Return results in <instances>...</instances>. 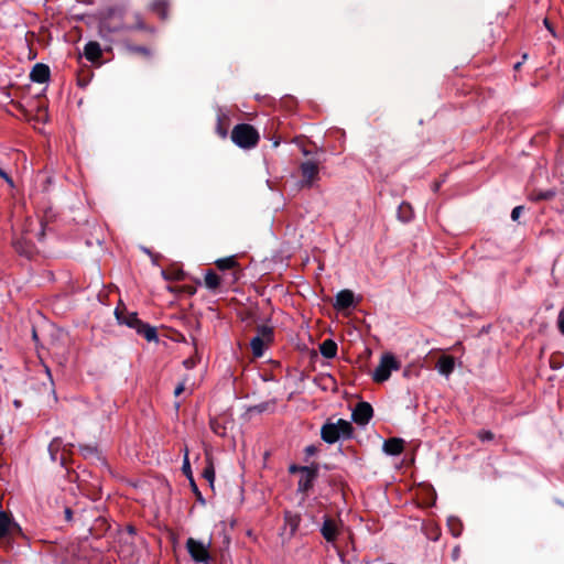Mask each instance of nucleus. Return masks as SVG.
<instances>
[{"mask_svg": "<svg viewBox=\"0 0 564 564\" xmlns=\"http://www.w3.org/2000/svg\"><path fill=\"white\" fill-rule=\"evenodd\" d=\"M231 140L239 148L250 149L258 143L259 134L252 126L241 123L232 129Z\"/></svg>", "mask_w": 564, "mask_h": 564, "instance_id": "f257e3e1", "label": "nucleus"}, {"mask_svg": "<svg viewBox=\"0 0 564 564\" xmlns=\"http://www.w3.org/2000/svg\"><path fill=\"white\" fill-rule=\"evenodd\" d=\"M400 362L392 354H383L380 358V362L372 373V379L376 382H384L390 376L391 371L399 370Z\"/></svg>", "mask_w": 564, "mask_h": 564, "instance_id": "f03ea898", "label": "nucleus"}, {"mask_svg": "<svg viewBox=\"0 0 564 564\" xmlns=\"http://www.w3.org/2000/svg\"><path fill=\"white\" fill-rule=\"evenodd\" d=\"M272 328L265 325L258 327L257 335L251 339L250 346L254 357H262L265 346L272 340Z\"/></svg>", "mask_w": 564, "mask_h": 564, "instance_id": "7ed1b4c3", "label": "nucleus"}, {"mask_svg": "<svg viewBox=\"0 0 564 564\" xmlns=\"http://www.w3.org/2000/svg\"><path fill=\"white\" fill-rule=\"evenodd\" d=\"M186 546L188 553L195 562L208 563L209 553H208V543H204L202 541L189 538L186 542Z\"/></svg>", "mask_w": 564, "mask_h": 564, "instance_id": "20e7f679", "label": "nucleus"}, {"mask_svg": "<svg viewBox=\"0 0 564 564\" xmlns=\"http://www.w3.org/2000/svg\"><path fill=\"white\" fill-rule=\"evenodd\" d=\"M372 408L367 402H360L352 411V420L359 425H366L372 416Z\"/></svg>", "mask_w": 564, "mask_h": 564, "instance_id": "39448f33", "label": "nucleus"}, {"mask_svg": "<svg viewBox=\"0 0 564 564\" xmlns=\"http://www.w3.org/2000/svg\"><path fill=\"white\" fill-rule=\"evenodd\" d=\"M116 318L120 324H124L131 328H134L138 330L140 326H142V323L138 318L137 313H123L119 311L118 308L115 311Z\"/></svg>", "mask_w": 564, "mask_h": 564, "instance_id": "423d86ee", "label": "nucleus"}, {"mask_svg": "<svg viewBox=\"0 0 564 564\" xmlns=\"http://www.w3.org/2000/svg\"><path fill=\"white\" fill-rule=\"evenodd\" d=\"M30 77L34 83H46L50 78V68L47 65L37 63L33 66Z\"/></svg>", "mask_w": 564, "mask_h": 564, "instance_id": "0eeeda50", "label": "nucleus"}, {"mask_svg": "<svg viewBox=\"0 0 564 564\" xmlns=\"http://www.w3.org/2000/svg\"><path fill=\"white\" fill-rule=\"evenodd\" d=\"M321 532L326 541H328V542L335 541L337 538V533H338L337 523L334 520L326 518L321 528Z\"/></svg>", "mask_w": 564, "mask_h": 564, "instance_id": "6e6552de", "label": "nucleus"}, {"mask_svg": "<svg viewBox=\"0 0 564 564\" xmlns=\"http://www.w3.org/2000/svg\"><path fill=\"white\" fill-rule=\"evenodd\" d=\"M354 304V293L350 290H341L336 294L335 307L338 310L348 308Z\"/></svg>", "mask_w": 564, "mask_h": 564, "instance_id": "1a4fd4ad", "label": "nucleus"}, {"mask_svg": "<svg viewBox=\"0 0 564 564\" xmlns=\"http://www.w3.org/2000/svg\"><path fill=\"white\" fill-rule=\"evenodd\" d=\"M13 529H19V525L8 513L0 511V538L8 535Z\"/></svg>", "mask_w": 564, "mask_h": 564, "instance_id": "9d476101", "label": "nucleus"}, {"mask_svg": "<svg viewBox=\"0 0 564 564\" xmlns=\"http://www.w3.org/2000/svg\"><path fill=\"white\" fill-rule=\"evenodd\" d=\"M321 436L324 442L328 444H333L341 438L339 432L336 430L335 425L326 423L322 426Z\"/></svg>", "mask_w": 564, "mask_h": 564, "instance_id": "9b49d317", "label": "nucleus"}, {"mask_svg": "<svg viewBox=\"0 0 564 564\" xmlns=\"http://www.w3.org/2000/svg\"><path fill=\"white\" fill-rule=\"evenodd\" d=\"M455 366L454 358L451 356H442L436 364L437 371L445 377H449Z\"/></svg>", "mask_w": 564, "mask_h": 564, "instance_id": "f8f14e48", "label": "nucleus"}, {"mask_svg": "<svg viewBox=\"0 0 564 564\" xmlns=\"http://www.w3.org/2000/svg\"><path fill=\"white\" fill-rule=\"evenodd\" d=\"M301 171H302L303 177L305 178V182L308 185H311L317 176L318 167L314 162L306 161V162L302 163Z\"/></svg>", "mask_w": 564, "mask_h": 564, "instance_id": "ddd939ff", "label": "nucleus"}, {"mask_svg": "<svg viewBox=\"0 0 564 564\" xmlns=\"http://www.w3.org/2000/svg\"><path fill=\"white\" fill-rule=\"evenodd\" d=\"M403 451V441L400 438H391L383 443V452L388 455H399Z\"/></svg>", "mask_w": 564, "mask_h": 564, "instance_id": "4468645a", "label": "nucleus"}, {"mask_svg": "<svg viewBox=\"0 0 564 564\" xmlns=\"http://www.w3.org/2000/svg\"><path fill=\"white\" fill-rule=\"evenodd\" d=\"M84 55L88 61H97L101 55V48L99 43L88 42L84 47Z\"/></svg>", "mask_w": 564, "mask_h": 564, "instance_id": "2eb2a0df", "label": "nucleus"}, {"mask_svg": "<svg viewBox=\"0 0 564 564\" xmlns=\"http://www.w3.org/2000/svg\"><path fill=\"white\" fill-rule=\"evenodd\" d=\"M328 423L335 425V427L339 432L341 438H349L351 436L352 426L348 421L339 419L336 422H328Z\"/></svg>", "mask_w": 564, "mask_h": 564, "instance_id": "dca6fc26", "label": "nucleus"}, {"mask_svg": "<svg viewBox=\"0 0 564 564\" xmlns=\"http://www.w3.org/2000/svg\"><path fill=\"white\" fill-rule=\"evenodd\" d=\"M319 351L325 358H334L337 354V345L332 339H326L319 345Z\"/></svg>", "mask_w": 564, "mask_h": 564, "instance_id": "f3484780", "label": "nucleus"}, {"mask_svg": "<svg viewBox=\"0 0 564 564\" xmlns=\"http://www.w3.org/2000/svg\"><path fill=\"white\" fill-rule=\"evenodd\" d=\"M413 216L414 213L412 206L406 202H402L398 208V219L402 223H409Z\"/></svg>", "mask_w": 564, "mask_h": 564, "instance_id": "a211bd4d", "label": "nucleus"}, {"mask_svg": "<svg viewBox=\"0 0 564 564\" xmlns=\"http://www.w3.org/2000/svg\"><path fill=\"white\" fill-rule=\"evenodd\" d=\"M300 516L293 512H285V527L284 530L289 528V535H293L297 530L300 524Z\"/></svg>", "mask_w": 564, "mask_h": 564, "instance_id": "6ab92c4d", "label": "nucleus"}, {"mask_svg": "<svg viewBox=\"0 0 564 564\" xmlns=\"http://www.w3.org/2000/svg\"><path fill=\"white\" fill-rule=\"evenodd\" d=\"M137 333L142 335L148 341H153L158 339L156 329L145 324H142V326L138 328Z\"/></svg>", "mask_w": 564, "mask_h": 564, "instance_id": "aec40b11", "label": "nucleus"}, {"mask_svg": "<svg viewBox=\"0 0 564 564\" xmlns=\"http://www.w3.org/2000/svg\"><path fill=\"white\" fill-rule=\"evenodd\" d=\"M205 285L207 289L209 290H215L219 286V283H220V280H219V276L213 272V271H208L206 274H205Z\"/></svg>", "mask_w": 564, "mask_h": 564, "instance_id": "412c9836", "label": "nucleus"}, {"mask_svg": "<svg viewBox=\"0 0 564 564\" xmlns=\"http://www.w3.org/2000/svg\"><path fill=\"white\" fill-rule=\"evenodd\" d=\"M152 9L162 18L165 19L166 14V2L164 0H156L152 4Z\"/></svg>", "mask_w": 564, "mask_h": 564, "instance_id": "4be33fe9", "label": "nucleus"}, {"mask_svg": "<svg viewBox=\"0 0 564 564\" xmlns=\"http://www.w3.org/2000/svg\"><path fill=\"white\" fill-rule=\"evenodd\" d=\"M236 261H235V258L234 257H226V258H221V259H218L216 261V265L220 269V270H227V269H230L235 265Z\"/></svg>", "mask_w": 564, "mask_h": 564, "instance_id": "5701e85b", "label": "nucleus"}, {"mask_svg": "<svg viewBox=\"0 0 564 564\" xmlns=\"http://www.w3.org/2000/svg\"><path fill=\"white\" fill-rule=\"evenodd\" d=\"M555 196L554 189L540 191L532 196L533 200L551 199Z\"/></svg>", "mask_w": 564, "mask_h": 564, "instance_id": "b1692460", "label": "nucleus"}, {"mask_svg": "<svg viewBox=\"0 0 564 564\" xmlns=\"http://www.w3.org/2000/svg\"><path fill=\"white\" fill-rule=\"evenodd\" d=\"M182 470L189 478V480L193 481L187 448L185 449V453H184V462H183Z\"/></svg>", "mask_w": 564, "mask_h": 564, "instance_id": "393cba45", "label": "nucleus"}, {"mask_svg": "<svg viewBox=\"0 0 564 564\" xmlns=\"http://www.w3.org/2000/svg\"><path fill=\"white\" fill-rule=\"evenodd\" d=\"M203 476L204 478L210 484L213 485L214 480H215V469H214V466L212 464H209L208 466H206V468L204 469L203 471Z\"/></svg>", "mask_w": 564, "mask_h": 564, "instance_id": "a878e982", "label": "nucleus"}, {"mask_svg": "<svg viewBox=\"0 0 564 564\" xmlns=\"http://www.w3.org/2000/svg\"><path fill=\"white\" fill-rule=\"evenodd\" d=\"M127 48L130 53H138L144 56H150V51L144 46L129 45Z\"/></svg>", "mask_w": 564, "mask_h": 564, "instance_id": "bb28decb", "label": "nucleus"}, {"mask_svg": "<svg viewBox=\"0 0 564 564\" xmlns=\"http://www.w3.org/2000/svg\"><path fill=\"white\" fill-rule=\"evenodd\" d=\"M57 447H58V442L57 440H53L50 445H48V452L51 454V458L52 460H56V451H57Z\"/></svg>", "mask_w": 564, "mask_h": 564, "instance_id": "cd10ccee", "label": "nucleus"}, {"mask_svg": "<svg viewBox=\"0 0 564 564\" xmlns=\"http://www.w3.org/2000/svg\"><path fill=\"white\" fill-rule=\"evenodd\" d=\"M557 327H558L561 334L564 335V306L558 312Z\"/></svg>", "mask_w": 564, "mask_h": 564, "instance_id": "c85d7f7f", "label": "nucleus"}, {"mask_svg": "<svg viewBox=\"0 0 564 564\" xmlns=\"http://www.w3.org/2000/svg\"><path fill=\"white\" fill-rule=\"evenodd\" d=\"M478 437L485 442V441H491L494 438V434L490 431H480L478 433Z\"/></svg>", "mask_w": 564, "mask_h": 564, "instance_id": "c756f323", "label": "nucleus"}, {"mask_svg": "<svg viewBox=\"0 0 564 564\" xmlns=\"http://www.w3.org/2000/svg\"><path fill=\"white\" fill-rule=\"evenodd\" d=\"M269 408V403H261L249 409L250 412L262 413Z\"/></svg>", "mask_w": 564, "mask_h": 564, "instance_id": "7c9ffc66", "label": "nucleus"}, {"mask_svg": "<svg viewBox=\"0 0 564 564\" xmlns=\"http://www.w3.org/2000/svg\"><path fill=\"white\" fill-rule=\"evenodd\" d=\"M522 210H523V207H522V206H517V207H514V208L512 209V212H511V218H512V220H514V221H516V220H518V219H519V217H520V215H521V213H522Z\"/></svg>", "mask_w": 564, "mask_h": 564, "instance_id": "2f4dec72", "label": "nucleus"}, {"mask_svg": "<svg viewBox=\"0 0 564 564\" xmlns=\"http://www.w3.org/2000/svg\"><path fill=\"white\" fill-rule=\"evenodd\" d=\"M0 178H3L11 187L14 186L12 178L0 169Z\"/></svg>", "mask_w": 564, "mask_h": 564, "instance_id": "473e14b6", "label": "nucleus"}, {"mask_svg": "<svg viewBox=\"0 0 564 564\" xmlns=\"http://www.w3.org/2000/svg\"><path fill=\"white\" fill-rule=\"evenodd\" d=\"M185 390V383L184 382H181L176 386L175 390H174V394L177 397L180 395L183 391Z\"/></svg>", "mask_w": 564, "mask_h": 564, "instance_id": "72a5a7b5", "label": "nucleus"}, {"mask_svg": "<svg viewBox=\"0 0 564 564\" xmlns=\"http://www.w3.org/2000/svg\"><path fill=\"white\" fill-rule=\"evenodd\" d=\"M183 365L185 366V368L192 369L195 366V361H194V359L188 358L183 361Z\"/></svg>", "mask_w": 564, "mask_h": 564, "instance_id": "f704fd0d", "label": "nucleus"}, {"mask_svg": "<svg viewBox=\"0 0 564 564\" xmlns=\"http://www.w3.org/2000/svg\"><path fill=\"white\" fill-rule=\"evenodd\" d=\"M65 518L69 521L72 519V511L69 508L65 509Z\"/></svg>", "mask_w": 564, "mask_h": 564, "instance_id": "c9c22d12", "label": "nucleus"}, {"mask_svg": "<svg viewBox=\"0 0 564 564\" xmlns=\"http://www.w3.org/2000/svg\"><path fill=\"white\" fill-rule=\"evenodd\" d=\"M544 24H545V28H547V30H549L551 33H553V30H552L551 25L549 24L547 19H545V20H544Z\"/></svg>", "mask_w": 564, "mask_h": 564, "instance_id": "e433bc0d", "label": "nucleus"}, {"mask_svg": "<svg viewBox=\"0 0 564 564\" xmlns=\"http://www.w3.org/2000/svg\"><path fill=\"white\" fill-rule=\"evenodd\" d=\"M306 452H307L308 454H314V452H315L314 446H308V447H306Z\"/></svg>", "mask_w": 564, "mask_h": 564, "instance_id": "4c0bfd02", "label": "nucleus"}, {"mask_svg": "<svg viewBox=\"0 0 564 564\" xmlns=\"http://www.w3.org/2000/svg\"><path fill=\"white\" fill-rule=\"evenodd\" d=\"M521 64H522L521 62H519V63L514 64V69L520 68Z\"/></svg>", "mask_w": 564, "mask_h": 564, "instance_id": "58836bf2", "label": "nucleus"}, {"mask_svg": "<svg viewBox=\"0 0 564 564\" xmlns=\"http://www.w3.org/2000/svg\"><path fill=\"white\" fill-rule=\"evenodd\" d=\"M527 58H528V54H527V53H524V54L522 55V59H523V61H525Z\"/></svg>", "mask_w": 564, "mask_h": 564, "instance_id": "ea45409f", "label": "nucleus"}, {"mask_svg": "<svg viewBox=\"0 0 564 564\" xmlns=\"http://www.w3.org/2000/svg\"><path fill=\"white\" fill-rule=\"evenodd\" d=\"M138 28H139V29H143V24H141V23H140V24H138Z\"/></svg>", "mask_w": 564, "mask_h": 564, "instance_id": "a19ab883", "label": "nucleus"}]
</instances>
